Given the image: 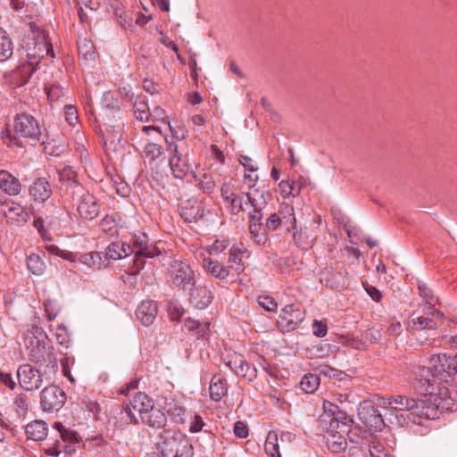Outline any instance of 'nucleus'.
I'll list each match as a JSON object with an SVG mask.
<instances>
[{
    "mask_svg": "<svg viewBox=\"0 0 457 457\" xmlns=\"http://www.w3.org/2000/svg\"><path fill=\"white\" fill-rule=\"evenodd\" d=\"M231 207V211L237 214L238 212L244 211L243 207V199L240 196L235 195V194H231V196L228 198V202Z\"/></svg>",
    "mask_w": 457,
    "mask_h": 457,
    "instance_id": "58",
    "label": "nucleus"
},
{
    "mask_svg": "<svg viewBox=\"0 0 457 457\" xmlns=\"http://www.w3.org/2000/svg\"><path fill=\"white\" fill-rule=\"evenodd\" d=\"M143 88L145 91L154 95L159 93L161 87L159 84L154 83L152 79H145L143 81Z\"/></svg>",
    "mask_w": 457,
    "mask_h": 457,
    "instance_id": "60",
    "label": "nucleus"
},
{
    "mask_svg": "<svg viewBox=\"0 0 457 457\" xmlns=\"http://www.w3.org/2000/svg\"><path fill=\"white\" fill-rule=\"evenodd\" d=\"M312 332L317 337H325L328 332L327 323L322 320H315L312 324Z\"/></svg>",
    "mask_w": 457,
    "mask_h": 457,
    "instance_id": "57",
    "label": "nucleus"
},
{
    "mask_svg": "<svg viewBox=\"0 0 457 457\" xmlns=\"http://www.w3.org/2000/svg\"><path fill=\"white\" fill-rule=\"evenodd\" d=\"M170 278L173 285L183 291L192 289L196 283L194 270L189 264L183 262H174L171 266Z\"/></svg>",
    "mask_w": 457,
    "mask_h": 457,
    "instance_id": "6",
    "label": "nucleus"
},
{
    "mask_svg": "<svg viewBox=\"0 0 457 457\" xmlns=\"http://www.w3.org/2000/svg\"><path fill=\"white\" fill-rule=\"evenodd\" d=\"M52 194V187L46 178H37L29 187V195L38 203L46 202Z\"/></svg>",
    "mask_w": 457,
    "mask_h": 457,
    "instance_id": "18",
    "label": "nucleus"
},
{
    "mask_svg": "<svg viewBox=\"0 0 457 457\" xmlns=\"http://www.w3.org/2000/svg\"><path fill=\"white\" fill-rule=\"evenodd\" d=\"M12 53V42L6 31L0 28V62L7 61Z\"/></svg>",
    "mask_w": 457,
    "mask_h": 457,
    "instance_id": "33",
    "label": "nucleus"
},
{
    "mask_svg": "<svg viewBox=\"0 0 457 457\" xmlns=\"http://www.w3.org/2000/svg\"><path fill=\"white\" fill-rule=\"evenodd\" d=\"M148 243V238L145 234L136 235L133 238V247L137 250L142 249Z\"/></svg>",
    "mask_w": 457,
    "mask_h": 457,
    "instance_id": "64",
    "label": "nucleus"
},
{
    "mask_svg": "<svg viewBox=\"0 0 457 457\" xmlns=\"http://www.w3.org/2000/svg\"><path fill=\"white\" fill-rule=\"evenodd\" d=\"M286 209L288 216L280 217L278 213H272L270 215L265 223L267 231L276 230L282 224H290L293 229L296 228V220L294 215L293 207L287 206Z\"/></svg>",
    "mask_w": 457,
    "mask_h": 457,
    "instance_id": "22",
    "label": "nucleus"
},
{
    "mask_svg": "<svg viewBox=\"0 0 457 457\" xmlns=\"http://www.w3.org/2000/svg\"><path fill=\"white\" fill-rule=\"evenodd\" d=\"M31 29L32 37H29V41L26 43L29 62L38 64L45 57L53 60L54 58V52L46 31L32 26Z\"/></svg>",
    "mask_w": 457,
    "mask_h": 457,
    "instance_id": "4",
    "label": "nucleus"
},
{
    "mask_svg": "<svg viewBox=\"0 0 457 457\" xmlns=\"http://www.w3.org/2000/svg\"><path fill=\"white\" fill-rule=\"evenodd\" d=\"M136 252L138 256H144L145 258H154L161 253V250L157 246L148 243L142 249L137 250Z\"/></svg>",
    "mask_w": 457,
    "mask_h": 457,
    "instance_id": "51",
    "label": "nucleus"
},
{
    "mask_svg": "<svg viewBox=\"0 0 457 457\" xmlns=\"http://www.w3.org/2000/svg\"><path fill=\"white\" fill-rule=\"evenodd\" d=\"M229 368L236 373V375L246 378L252 381L256 377L255 368L251 369L250 364L244 359L242 355H235L228 362Z\"/></svg>",
    "mask_w": 457,
    "mask_h": 457,
    "instance_id": "21",
    "label": "nucleus"
},
{
    "mask_svg": "<svg viewBox=\"0 0 457 457\" xmlns=\"http://www.w3.org/2000/svg\"><path fill=\"white\" fill-rule=\"evenodd\" d=\"M383 418L386 424L388 425H382L381 428H391L392 426H397V427H410L411 424L407 420L403 413H397L394 410L386 411V412L383 415Z\"/></svg>",
    "mask_w": 457,
    "mask_h": 457,
    "instance_id": "30",
    "label": "nucleus"
},
{
    "mask_svg": "<svg viewBox=\"0 0 457 457\" xmlns=\"http://www.w3.org/2000/svg\"><path fill=\"white\" fill-rule=\"evenodd\" d=\"M364 288L366 293L371 297V299L377 303L380 302L382 298L381 292L375 287L371 285H364Z\"/></svg>",
    "mask_w": 457,
    "mask_h": 457,
    "instance_id": "62",
    "label": "nucleus"
},
{
    "mask_svg": "<svg viewBox=\"0 0 457 457\" xmlns=\"http://www.w3.org/2000/svg\"><path fill=\"white\" fill-rule=\"evenodd\" d=\"M59 181L61 183V190L64 191L65 194L69 195L73 199L76 197L79 199L83 193H87L78 181L76 171L70 166L59 171Z\"/></svg>",
    "mask_w": 457,
    "mask_h": 457,
    "instance_id": "9",
    "label": "nucleus"
},
{
    "mask_svg": "<svg viewBox=\"0 0 457 457\" xmlns=\"http://www.w3.org/2000/svg\"><path fill=\"white\" fill-rule=\"evenodd\" d=\"M38 64H31L27 59V63L21 64L18 68V75L21 77L22 83H26L31 75L36 71Z\"/></svg>",
    "mask_w": 457,
    "mask_h": 457,
    "instance_id": "46",
    "label": "nucleus"
},
{
    "mask_svg": "<svg viewBox=\"0 0 457 457\" xmlns=\"http://www.w3.org/2000/svg\"><path fill=\"white\" fill-rule=\"evenodd\" d=\"M131 407H127L125 411L126 417L123 418L125 420H129L131 424H138L136 417V412L142 418L143 412L147 411L153 406L152 400L148 396L141 392H137L130 402Z\"/></svg>",
    "mask_w": 457,
    "mask_h": 457,
    "instance_id": "13",
    "label": "nucleus"
},
{
    "mask_svg": "<svg viewBox=\"0 0 457 457\" xmlns=\"http://www.w3.org/2000/svg\"><path fill=\"white\" fill-rule=\"evenodd\" d=\"M53 346H46L40 344L39 340H37V346L33 347L29 353V360L35 363L40 361H49L55 364V358L53 356Z\"/></svg>",
    "mask_w": 457,
    "mask_h": 457,
    "instance_id": "27",
    "label": "nucleus"
},
{
    "mask_svg": "<svg viewBox=\"0 0 457 457\" xmlns=\"http://www.w3.org/2000/svg\"><path fill=\"white\" fill-rule=\"evenodd\" d=\"M79 262L87 266L101 269L104 265L103 253L100 252L84 253L79 257Z\"/></svg>",
    "mask_w": 457,
    "mask_h": 457,
    "instance_id": "38",
    "label": "nucleus"
},
{
    "mask_svg": "<svg viewBox=\"0 0 457 457\" xmlns=\"http://www.w3.org/2000/svg\"><path fill=\"white\" fill-rule=\"evenodd\" d=\"M323 437L326 439L328 448L332 453H341L347 447L345 437L337 430H326Z\"/></svg>",
    "mask_w": 457,
    "mask_h": 457,
    "instance_id": "24",
    "label": "nucleus"
},
{
    "mask_svg": "<svg viewBox=\"0 0 457 457\" xmlns=\"http://www.w3.org/2000/svg\"><path fill=\"white\" fill-rule=\"evenodd\" d=\"M121 245H120V242H112L111 243L105 251L104 261L106 259L112 260H120L121 258Z\"/></svg>",
    "mask_w": 457,
    "mask_h": 457,
    "instance_id": "49",
    "label": "nucleus"
},
{
    "mask_svg": "<svg viewBox=\"0 0 457 457\" xmlns=\"http://www.w3.org/2000/svg\"><path fill=\"white\" fill-rule=\"evenodd\" d=\"M204 207L196 200H188L182 204L179 208V214L186 222H196L204 217Z\"/></svg>",
    "mask_w": 457,
    "mask_h": 457,
    "instance_id": "20",
    "label": "nucleus"
},
{
    "mask_svg": "<svg viewBox=\"0 0 457 457\" xmlns=\"http://www.w3.org/2000/svg\"><path fill=\"white\" fill-rule=\"evenodd\" d=\"M165 409L167 413L178 424L185 425L186 420L188 418L190 422L189 428H203L205 426L202 417L198 414H187L185 417V409L172 399L170 403L166 402Z\"/></svg>",
    "mask_w": 457,
    "mask_h": 457,
    "instance_id": "10",
    "label": "nucleus"
},
{
    "mask_svg": "<svg viewBox=\"0 0 457 457\" xmlns=\"http://www.w3.org/2000/svg\"><path fill=\"white\" fill-rule=\"evenodd\" d=\"M48 253L60 256L62 259L73 262L74 254L71 252L60 249L57 245H50L46 247Z\"/></svg>",
    "mask_w": 457,
    "mask_h": 457,
    "instance_id": "53",
    "label": "nucleus"
},
{
    "mask_svg": "<svg viewBox=\"0 0 457 457\" xmlns=\"http://www.w3.org/2000/svg\"><path fill=\"white\" fill-rule=\"evenodd\" d=\"M169 166L175 179H183L188 175L191 165L187 163L186 157L184 159L182 157L176 159V156H170Z\"/></svg>",
    "mask_w": 457,
    "mask_h": 457,
    "instance_id": "29",
    "label": "nucleus"
},
{
    "mask_svg": "<svg viewBox=\"0 0 457 457\" xmlns=\"http://www.w3.org/2000/svg\"><path fill=\"white\" fill-rule=\"evenodd\" d=\"M64 116L67 122L71 126H74L78 121L77 110L72 105H65Z\"/></svg>",
    "mask_w": 457,
    "mask_h": 457,
    "instance_id": "59",
    "label": "nucleus"
},
{
    "mask_svg": "<svg viewBox=\"0 0 457 457\" xmlns=\"http://www.w3.org/2000/svg\"><path fill=\"white\" fill-rule=\"evenodd\" d=\"M279 189L283 196L293 195L295 196L300 193V187L295 182H289L287 180H282L279 185Z\"/></svg>",
    "mask_w": 457,
    "mask_h": 457,
    "instance_id": "44",
    "label": "nucleus"
},
{
    "mask_svg": "<svg viewBox=\"0 0 457 457\" xmlns=\"http://www.w3.org/2000/svg\"><path fill=\"white\" fill-rule=\"evenodd\" d=\"M320 375H323L329 378H336L339 381L350 379V377L344 371L334 369L330 366L324 365L319 369Z\"/></svg>",
    "mask_w": 457,
    "mask_h": 457,
    "instance_id": "41",
    "label": "nucleus"
},
{
    "mask_svg": "<svg viewBox=\"0 0 457 457\" xmlns=\"http://www.w3.org/2000/svg\"><path fill=\"white\" fill-rule=\"evenodd\" d=\"M257 180L258 176H256L253 180V183L250 185V187L253 188V190L247 192L245 195L247 202L251 204L253 209L264 210L271 200L272 194L269 190H265L263 188H253Z\"/></svg>",
    "mask_w": 457,
    "mask_h": 457,
    "instance_id": "16",
    "label": "nucleus"
},
{
    "mask_svg": "<svg viewBox=\"0 0 457 457\" xmlns=\"http://www.w3.org/2000/svg\"><path fill=\"white\" fill-rule=\"evenodd\" d=\"M65 400V393L56 386H46L40 394V405L45 411L59 410Z\"/></svg>",
    "mask_w": 457,
    "mask_h": 457,
    "instance_id": "11",
    "label": "nucleus"
},
{
    "mask_svg": "<svg viewBox=\"0 0 457 457\" xmlns=\"http://www.w3.org/2000/svg\"><path fill=\"white\" fill-rule=\"evenodd\" d=\"M24 431L27 435V437L29 439H31L34 441L44 440L47 436V433H46L47 430H24Z\"/></svg>",
    "mask_w": 457,
    "mask_h": 457,
    "instance_id": "61",
    "label": "nucleus"
},
{
    "mask_svg": "<svg viewBox=\"0 0 457 457\" xmlns=\"http://www.w3.org/2000/svg\"><path fill=\"white\" fill-rule=\"evenodd\" d=\"M102 107L104 112V116L109 118L110 116H115L116 113H119L120 111V107L118 104V101L114 98L112 92L107 91L103 95L102 97Z\"/></svg>",
    "mask_w": 457,
    "mask_h": 457,
    "instance_id": "31",
    "label": "nucleus"
},
{
    "mask_svg": "<svg viewBox=\"0 0 457 457\" xmlns=\"http://www.w3.org/2000/svg\"><path fill=\"white\" fill-rule=\"evenodd\" d=\"M250 234L258 245H264L268 240V231L264 223L249 224Z\"/></svg>",
    "mask_w": 457,
    "mask_h": 457,
    "instance_id": "35",
    "label": "nucleus"
},
{
    "mask_svg": "<svg viewBox=\"0 0 457 457\" xmlns=\"http://www.w3.org/2000/svg\"><path fill=\"white\" fill-rule=\"evenodd\" d=\"M189 302L198 310H204L209 306L213 298L212 291L205 286H195L188 289Z\"/></svg>",
    "mask_w": 457,
    "mask_h": 457,
    "instance_id": "17",
    "label": "nucleus"
},
{
    "mask_svg": "<svg viewBox=\"0 0 457 457\" xmlns=\"http://www.w3.org/2000/svg\"><path fill=\"white\" fill-rule=\"evenodd\" d=\"M77 210L81 218L92 220L100 213V204L90 193H83L80 195Z\"/></svg>",
    "mask_w": 457,
    "mask_h": 457,
    "instance_id": "15",
    "label": "nucleus"
},
{
    "mask_svg": "<svg viewBox=\"0 0 457 457\" xmlns=\"http://www.w3.org/2000/svg\"><path fill=\"white\" fill-rule=\"evenodd\" d=\"M19 383L27 391L37 390L42 386V373L30 364H22L17 371Z\"/></svg>",
    "mask_w": 457,
    "mask_h": 457,
    "instance_id": "12",
    "label": "nucleus"
},
{
    "mask_svg": "<svg viewBox=\"0 0 457 457\" xmlns=\"http://www.w3.org/2000/svg\"><path fill=\"white\" fill-rule=\"evenodd\" d=\"M305 318L304 311L297 304L286 305L279 315L278 326L284 332L296 329Z\"/></svg>",
    "mask_w": 457,
    "mask_h": 457,
    "instance_id": "7",
    "label": "nucleus"
},
{
    "mask_svg": "<svg viewBox=\"0 0 457 457\" xmlns=\"http://www.w3.org/2000/svg\"><path fill=\"white\" fill-rule=\"evenodd\" d=\"M47 98L51 102L58 101L64 96L63 88L60 85L53 84L46 88Z\"/></svg>",
    "mask_w": 457,
    "mask_h": 457,
    "instance_id": "52",
    "label": "nucleus"
},
{
    "mask_svg": "<svg viewBox=\"0 0 457 457\" xmlns=\"http://www.w3.org/2000/svg\"><path fill=\"white\" fill-rule=\"evenodd\" d=\"M167 310L172 320H179L185 312L182 306L174 302H170L168 303Z\"/></svg>",
    "mask_w": 457,
    "mask_h": 457,
    "instance_id": "50",
    "label": "nucleus"
},
{
    "mask_svg": "<svg viewBox=\"0 0 457 457\" xmlns=\"http://www.w3.org/2000/svg\"><path fill=\"white\" fill-rule=\"evenodd\" d=\"M413 325L417 329H436L437 324L436 322L428 317L420 316L416 319H412Z\"/></svg>",
    "mask_w": 457,
    "mask_h": 457,
    "instance_id": "45",
    "label": "nucleus"
},
{
    "mask_svg": "<svg viewBox=\"0 0 457 457\" xmlns=\"http://www.w3.org/2000/svg\"><path fill=\"white\" fill-rule=\"evenodd\" d=\"M0 188L8 195L20 194L21 184L20 180L5 170H0Z\"/></svg>",
    "mask_w": 457,
    "mask_h": 457,
    "instance_id": "23",
    "label": "nucleus"
},
{
    "mask_svg": "<svg viewBox=\"0 0 457 457\" xmlns=\"http://www.w3.org/2000/svg\"><path fill=\"white\" fill-rule=\"evenodd\" d=\"M198 181L199 188L204 193L211 194L213 191L215 182L212 174L204 173Z\"/></svg>",
    "mask_w": 457,
    "mask_h": 457,
    "instance_id": "47",
    "label": "nucleus"
},
{
    "mask_svg": "<svg viewBox=\"0 0 457 457\" xmlns=\"http://www.w3.org/2000/svg\"><path fill=\"white\" fill-rule=\"evenodd\" d=\"M212 400L219 402L228 393L227 380L220 374H214L209 386Z\"/></svg>",
    "mask_w": 457,
    "mask_h": 457,
    "instance_id": "26",
    "label": "nucleus"
},
{
    "mask_svg": "<svg viewBox=\"0 0 457 457\" xmlns=\"http://www.w3.org/2000/svg\"><path fill=\"white\" fill-rule=\"evenodd\" d=\"M152 442L164 457H193L192 445L181 430H154Z\"/></svg>",
    "mask_w": 457,
    "mask_h": 457,
    "instance_id": "3",
    "label": "nucleus"
},
{
    "mask_svg": "<svg viewBox=\"0 0 457 457\" xmlns=\"http://www.w3.org/2000/svg\"><path fill=\"white\" fill-rule=\"evenodd\" d=\"M149 121H161L162 123H167L169 128L171 129V126L170 121H166L167 115L164 109L160 106H155L153 111L149 112Z\"/></svg>",
    "mask_w": 457,
    "mask_h": 457,
    "instance_id": "48",
    "label": "nucleus"
},
{
    "mask_svg": "<svg viewBox=\"0 0 457 457\" xmlns=\"http://www.w3.org/2000/svg\"><path fill=\"white\" fill-rule=\"evenodd\" d=\"M320 383V377L316 374H305L300 381V388L306 394H313Z\"/></svg>",
    "mask_w": 457,
    "mask_h": 457,
    "instance_id": "34",
    "label": "nucleus"
},
{
    "mask_svg": "<svg viewBox=\"0 0 457 457\" xmlns=\"http://www.w3.org/2000/svg\"><path fill=\"white\" fill-rule=\"evenodd\" d=\"M295 438V435L287 430H269L265 441V451L270 457H279V445L287 446Z\"/></svg>",
    "mask_w": 457,
    "mask_h": 457,
    "instance_id": "8",
    "label": "nucleus"
},
{
    "mask_svg": "<svg viewBox=\"0 0 457 457\" xmlns=\"http://www.w3.org/2000/svg\"><path fill=\"white\" fill-rule=\"evenodd\" d=\"M143 413L142 422L153 428H162L166 424V414L160 409L152 406L147 412Z\"/></svg>",
    "mask_w": 457,
    "mask_h": 457,
    "instance_id": "25",
    "label": "nucleus"
},
{
    "mask_svg": "<svg viewBox=\"0 0 457 457\" xmlns=\"http://www.w3.org/2000/svg\"><path fill=\"white\" fill-rule=\"evenodd\" d=\"M393 401V410L403 413L411 425L428 427L426 421L438 419L444 411H457V389L442 386L438 387L437 393L429 392L420 400L395 395Z\"/></svg>",
    "mask_w": 457,
    "mask_h": 457,
    "instance_id": "1",
    "label": "nucleus"
},
{
    "mask_svg": "<svg viewBox=\"0 0 457 457\" xmlns=\"http://www.w3.org/2000/svg\"><path fill=\"white\" fill-rule=\"evenodd\" d=\"M358 417L367 428H381L382 425H387L383 415L371 403L361 404L358 409Z\"/></svg>",
    "mask_w": 457,
    "mask_h": 457,
    "instance_id": "14",
    "label": "nucleus"
},
{
    "mask_svg": "<svg viewBox=\"0 0 457 457\" xmlns=\"http://www.w3.org/2000/svg\"><path fill=\"white\" fill-rule=\"evenodd\" d=\"M59 434L62 441L61 450L64 452L66 454H71L75 453V447L73 444L79 443L80 440V436L75 430H56Z\"/></svg>",
    "mask_w": 457,
    "mask_h": 457,
    "instance_id": "28",
    "label": "nucleus"
},
{
    "mask_svg": "<svg viewBox=\"0 0 457 457\" xmlns=\"http://www.w3.org/2000/svg\"><path fill=\"white\" fill-rule=\"evenodd\" d=\"M119 95L124 100H127L130 103L134 102V93L130 86L120 87H119Z\"/></svg>",
    "mask_w": 457,
    "mask_h": 457,
    "instance_id": "63",
    "label": "nucleus"
},
{
    "mask_svg": "<svg viewBox=\"0 0 457 457\" xmlns=\"http://www.w3.org/2000/svg\"><path fill=\"white\" fill-rule=\"evenodd\" d=\"M27 267L29 270L36 276H41L46 270L44 261L37 253H31L28 256Z\"/></svg>",
    "mask_w": 457,
    "mask_h": 457,
    "instance_id": "37",
    "label": "nucleus"
},
{
    "mask_svg": "<svg viewBox=\"0 0 457 457\" xmlns=\"http://www.w3.org/2000/svg\"><path fill=\"white\" fill-rule=\"evenodd\" d=\"M13 128L16 133L12 134L8 129L2 131V138L7 146L24 147L21 138L36 143L41 140L42 132L38 121L34 116L27 112L17 113L13 120Z\"/></svg>",
    "mask_w": 457,
    "mask_h": 457,
    "instance_id": "2",
    "label": "nucleus"
},
{
    "mask_svg": "<svg viewBox=\"0 0 457 457\" xmlns=\"http://www.w3.org/2000/svg\"><path fill=\"white\" fill-rule=\"evenodd\" d=\"M137 273H136L132 269L128 268V270H125L124 274L120 276V279L126 284L129 287H135L137 281Z\"/></svg>",
    "mask_w": 457,
    "mask_h": 457,
    "instance_id": "55",
    "label": "nucleus"
},
{
    "mask_svg": "<svg viewBox=\"0 0 457 457\" xmlns=\"http://www.w3.org/2000/svg\"><path fill=\"white\" fill-rule=\"evenodd\" d=\"M157 312V303L153 300H145L137 306L136 317L144 326L147 327L154 321Z\"/></svg>",
    "mask_w": 457,
    "mask_h": 457,
    "instance_id": "19",
    "label": "nucleus"
},
{
    "mask_svg": "<svg viewBox=\"0 0 457 457\" xmlns=\"http://www.w3.org/2000/svg\"><path fill=\"white\" fill-rule=\"evenodd\" d=\"M443 361L441 368H437V370H440V376L443 378L444 373L448 376L455 375L457 373V353L453 356L444 353Z\"/></svg>",
    "mask_w": 457,
    "mask_h": 457,
    "instance_id": "36",
    "label": "nucleus"
},
{
    "mask_svg": "<svg viewBox=\"0 0 457 457\" xmlns=\"http://www.w3.org/2000/svg\"><path fill=\"white\" fill-rule=\"evenodd\" d=\"M133 103L135 108V114L137 119L141 121H149V112L150 109L147 104L144 100H140L139 96H137Z\"/></svg>",
    "mask_w": 457,
    "mask_h": 457,
    "instance_id": "40",
    "label": "nucleus"
},
{
    "mask_svg": "<svg viewBox=\"0 0 457 457\" xmlns=\"http://www.w3.org/2000/svg\"><path fill=\"white\" fill-rule=\"evenodd\" d=\"M322 407L323 413L319 419L321 428H338L340 426L351 427L353 424V418L337 404L324 400Z\"/></svg>",
    "mask_w": 457,
    "mask_h": 457,
    "instance_id": "5",
    "label": "nucleus"
},
{
    "mask_svg": "<svg viewBox=\"0 0 457 457\" xmlns=\"http://www.w3.org/2000/svg\"><path fill=\"white\" fill-rule=\"evenodd\" d=\"M7 207L10 214L17 216L16 221L18 224H24L27 222L29 215L21 205L12 202L11 205L7 204Z\"/></svg>",
    "mask_w": 457,
    "mask_h": 457,
    "instance_id": "43",
    "label": "nucleus"
},
{
    "mask_svg": "<svg viewBox=\"0 0 457 457\" xmlns=\"http://www.w3.org/2000/svg\"><path fill=\"white\" fill-rule=\"evenodd\" d=\"M241 255L242 251L236 246H233L229 250L228 262L230 263V268L234 269L237 272L244 270Z\"/></svg>",
    "mask_w": 457,
    "mask_h": 457,
    "instance_id": "42",
    "label": "nucleus"
},
{
    "mask_svg": "<svg viewBox=\"0 0 457 457\" xmlns=\"http://www.w3.org/2000/svg\"><path fill=\"white\" fill-rule=\"evenodd\" d=\"M145 153L146 157L150 161H157L160 160L162 162L165 158L164 150L162 146L155 143H148L145 146Z\"/></svg>",
    "mask_w": 457,
    "mask_h": 457,
    "instance_id": "39",
    "label": "nucleus"
},
{
    "mask_svg": "<svg viewBox=\"0 0 457 457\" xmlns=\"http://www.w3.org/2000/svg\"><path fill=\"white\" fill-rule=\"evenodd\" d=\"M258 303L264 310L271 312H275L278 306L276 301L269 295L259 296Z\"/></svg>",
    "mask_w": 457,
    "mask_h": 457,
    "instance_id": "54",
    "label": "nucleus"
},
{
    "mask_svg": "<svg viewBox=\"0 0 457 457\" xmlns=\"http://www.w3.org/2000/svg\"><path fill=\"white\" fill-rule=\"evenodd\" d=\"M443 354H434L430 359V367L428 370H431L433 377H440V370L437 368H441L443 364Z\"/></svg>",
    "mask_w": 457,
    "mask_h": 457,
    "instance_id": "56",
    "label": "nucleus"
},
{
    "mask_svg": "<svg viewBox=\"0 0 457 457\" xmlns=\"http://www.w3.org/2000/svg\"><path fill=\"white\" fill-rule=\"evenodd\" d=\"M204 268L214 277L220 279H225L229 275V270L227 267H224L218 262H215L210 258L204 259Z\"/></svg>",
    "mask_w": 457,
    "mask_h": 457,
    "instance_id": "32",
    "label": "nucleus"
}]
</instances>
